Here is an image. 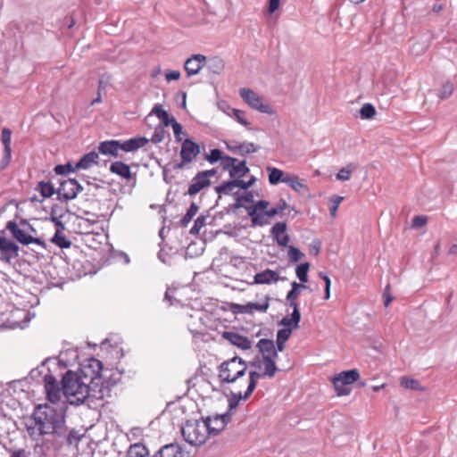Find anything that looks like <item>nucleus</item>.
<instances>
[{"mask_svg":"<svg viewBox=\"0 0 457 457\" xmlns=\"http://www.w3.org/2000/svg\"><path fill=\"white\" fill-rule=\"evenodd\" d=\"M67 406L63 403L58 406L38 404L32 415L24 419L26 430L33 440L45 435L54 434L64 424Z\"/></svg>","mask_w":457,"mask_h":457,"instance_id":"nucleus-1","label":"nucleus"},{"mask_svg":"<svg viewBox=\"0 0 457 457\" xmlns=\"http://www.w3.org/2000/svg\"><path fill=\"white\" fill-rule=\"evenodd\" d=\"M61 382L62 395L70 404L80 405L91 397L89 384L78 373L68 370Z\"/></svg>","mask_w":457,"mask_h":457,"instance_id":"nucleus-2","label":"nucleus"},{"mask_svg":"<svg viewBox=\"0 0 457 457\" xmlns=\"http://www.w3.org/2000/svg\"><path fill=\"white\" fill-rule=\"evenodd\" d=\"M186 442L194 446L204 445L210 436V428L204 420H187L181 428Z\"/></svg>","mask_w":457,"mask_h":457,"instance_id":"nucleus-3","label":"nucleus"},{"mask_svg":"<svg viewBox=\"0 0 457 457\" xmlns=\"http://www.w3.org/2000/svg\"><path fill=\"white\" fill-rule=\"evenodd\" d=\"M246 370V362L242 358L235 356L220 365L219 377L222 382L234 383L245 374Z\"/></svg>","mask_w":457,"mask_h":457,"instance_id":"nucleus-4","label":"nucleus"},{"mask_svg":"<svg viewBox=\"0 0 457 457\" xmlns=\"http://www.w3.org/2000/svg\"><path fill=\"white\" fill-rule=\"evenodd\" d=\"M360 378L358 370H349L337 374L332 379L334 388L337 395H348L351 393L350 385Z\"/></svg>","mask_w":457,"mask_h":457,"instance_id":"nucleus-5","label":"nucleus"},{"mask_svg":"<svg viewBox=\"0 0 457 457\" xmlns=\"http://www.w3.org/2000/svg\"><path fill=\"white\" fill-rule=\"evenodd\" d=\"M6 229H8L12 237L19 243L28 245L29 244H36L40 245L42 248H46V244L44 240L35 237L31 235H27L24 228L21 225V221L17 223L14 220H9L6 223Z\"/></svg>","mask_w":457,"mask_h":457,"instance_id":"nucleus-6","label":"nucleus"},{"mask_svg":"<svg viewBox=\"0 0 457 457\" xmlns=\"http://www.w3.org/2000/svg\"><path fill=\"white\" fill-rule=\"evenodd\" d=\"M239 95L242 99L253 109L262 113L272 114L273 110L268 103H265L262 96L250 88H241Z\"/></svg>","mask_w":457,"mask_h":457,"instance_id":"nucleus-7","label":"nucleus"},{"mask_svg":"<svg viewBox=\"0 0 457 457\" xmlns=\"http://www.w3.org/2000/svg\"><path fill=\"white\" fill-rule=\"evenodd\" d=\"M44 383L46 399L49 402L48 404L52 406H58V404L62 403L66 404L64 401H61L62 390L60 388L56 378L53 375H46L44 378Z\"/></svg>","mask_w":457,"mask_h":457,"instance_id":"nucleus-8","label":"nucleus"},{"mask_svg":"<svg viewBox=\"0 0 457 457\" xmlns=\"http://www.w3.org/2000/svg\"><path fill=\"white\" fill-rule=\"evenodd\" d=\"M102 369V362L96 358H91L87 364L81 366L79 377L87 383L91 384L100 377Z\"/></svg>","mask_w":457,"mask_h":457,"instance_id":"nucleus-9","label":"nucleus"},{"mask_svg":"<svg viewBox=\"0 0 457 457\" xmlns=\"http://www.w3.org/2000/svg\"><path fill=\"white\" fill-rule=\"evenodd\" d=\"M82 189V186L76 179H70L60 183L56 193L59 199L68 201L74 199Z\"/></svg>","mask_w":457,"mask_h":457,"instance_id":"nucleus-10","label":"nucleus"},{"mask_svg":"<svg viewBox=\"0 0 457 457\" xmlns=\"http://www.w3.org/2000/svg\"><path fill=\"white\" fill-rule=\"evenodd\" d=\"M255 182V178L253 176L248 181H244L242 179H231L222 183L221 185L215 187V191L219 195H231L235 194V189L237 187L247 189L251 187Z\"/></svg>","mask_w":457,"mask_h":457,"instance_id":"nucleus-11","label":"nucleus"},{"mask_svg":"<svg viewBox=\"0 0 457 457\" xmlns=\"http://www.w3.org/2000/svg\"><path fill=\"white\" fill-rule=\"evenodd\" d=\"M19 246L6 237L0 236V260L11 263L12 259L19 256Z\"/></svg>","mask_w":457,"mask_h":457,"instance_id":"nucleus-12","label":"nucleus"},{"mask_svg":"<svg viewBox=\"0 0 457 457\" xmlns=\"http://www.w3.org/2000/svg\"><path fill=\"white\" fill-rule=\"evenodd\" d=\"M200 154V145L192 139L187 138L182 142L180 158L184 162H192Z\"/></svg>","mask_w":457,"mask_h":457,"instance_id":"nucleus-13","label":"nucleus"},{"mask_svg":"<svg viewBox=\"0 0 457 457\" xmlns=\"http://www.w3.org/2000/svg\"><path fill=\"white\" fill-rule=\"evenodd\" d=\"M206 64V57L203 54H193L191 57L187 58L185 62V71L187 76H194L199 73V71L204 67Z\"/></svg>","mask_w":457,"mask_h":457,"instance_id":"nucleus-14","label":"nucleus"},{"mask_svg":"<svg viewBox=\"0 0 457 457\" xmlns=\"http://www.w3.org/2000/svg\"><path fill=\"white\" fill-rule=\"evenodd\" d=\"M230 420V414L225 413L222 415H216L212 419L207 418L204 421L210 428V436H216L224 429L227 423Z\"/></svg>","mask_w":457,"mask_h":457,"instance_id":"nucleus-15","label":"nucleus"},{"mask_svg":"<svg viewBox=\"0 0 457 457\" xmlns=\"http://www.w3.org/2000/svg\"><path fill=\"white\" fill-rule=\"evenodd\" d=\"M182 446L178 443L162 445L154 453V457H184Z\"/></svg>","mask_w":457,"mask_h":457,"instance_id":"nucleus-16","label":"nucleus"},{"mask_svg":"<svg viewBox=\"0 0 457 457\" xmlns=\"http://www.w3.org/2000/svg\"><path fill=\"white\" fill-rule=\"evenodd\" d=\"M222 337L228 340L231 345L242 350H248L252 347V342L247 337L242 336L238 333L232 331H225Z\"/></svg>","mask_w":457,"mask_h":457,"instance_id":"nucleus-17","label":"nucleus"},{"mask_svg":"<svg viewBox=\"0 0 457 457\" xmlns=\"http://www.w3.org/2000/svg\"><path fill=\"white\" fill-rule=\"evenodd\" d=\"M270 234L279 246H288L289 236L287 234V224L285 222L276 223L272 227Z\"/></svg>","mask_w":457,"mask_h":457,"instance_id":"nucleus-18","label":"nucleus"},{"mask_svg":"<svg viewBox=\"0 0 457 457\" xmlns=\"http://www.w3.org/2000/svg\"><path fill=\"white\" fill-rule=\"evenodd\" d=\"M12 131L9 129L2 130V143L4 145V157L0 162V167L4 170L10 162L12 148H11Z\"/></svg>","mask_w":457,"mask_h":457,"instance_id":"nucleus-19","label":"nucleus"},{"mask_svg":"<svg viewBox=\"0 0 457 457\" xmlns=\"http://www.w3.org/2000/svg\"><path fill=\"white\" fill-rule=\"evenodd\" d=\"M148 142H149V139L145 137H133L129 140H126L124 142H120V150H122V151L133 152L141 147H144Z\"/></svg>","mask_w":457,"mask_h":457,"instance_id":"nucleus-20","label":"nucleus"},{"mask_svg":"<svg viewBox=\"0 0 457 457\" xmlns=\"http://www.w3.org/2000/svg\"><path fill=\"white\" fill-rule=\"evenodd\" d=\"M211 185L210 179H206L202 177L200 172H198L192 179L191 184L189 185L187 194L189 195H195L198 194L202 189L209 187Z\"/></svg>","mask_w":457,"mask_h":457,"instance_id":"nucleus-21","label":"nucleus"},{"mask_svg":"<svg viewBox=\"0 0 457 457\" xmlns=\"http://www.w3.org/2000/svg\"><path fill=\"white\" fill-rule=\"evenodd\" d=\"M280 279L279 275L275 270L266 269L265 270L255 274L253 282L255 284H270L276 283Z\"/></svg>","mask_w":457,"mask_h":457,"instance_id":"nucleus-22","label":"nucleus"},{"mask_svg":"<svg viewBox=\"0 0 457 457\" xmlns=\"http://www.w3.org/2000/svg\"><path fill=\"white\" fill-rule=\"evenodd\" d=\"M259 352L262 353V358L268 357H277V350L274 345L273 340L270 339H260L256 345Z\"/></svg>","mask_w":457,"mask_h":457,"instance_id":"nucleus-23","label":"nucleus"},{"mask_svg":"<svg viewBox=\"0 0 457 457\" xmlns=\"http://www.w3.org/2000/svg\"><path fill=\"white\" fill-rule=\"evenodd\" d=\"M120 150V141L118 140L102 142L98 147L99 153L105 155H112L113 157H118V153Z\"/></svg>","mask_w":457,"mask_h":457,"instance_id":"nucleus-24","label":"nucleus"},{"mask_svg":"<svg viewBox=\"0 0 457 457\" xmlns=\"http://www.w3.org/2000/svg\"><path fill=\"white\" fill-rule=\"evenodd\" d=\"M112 173L119 175L122 179H129L131 178L130 168L128 164L122 162H114L110 166Z\"/></svg>","mask_w":457,"mask_h":457,"instance_id":"nucleus-25","label":"nucleus"},{"mask_svg":"<svg viewBox=\"0 0 457 457\" xmlns=\"http://www.w3.org/2000/svg\"><path fill=\"white\" fill-rule=\"evenodd\" d=\"M98 154L96 152H91L85 154L75 165L76 170H87L90 168L93 164L97 163Z\"/></svg>","mask_w":457,"mask_h":457,"instance_id":"nucleus-26","label":"nucleus"},{"mask_svg":"<svg viewBox=\"0 0 457 457\" xmlns=\"http://www.w3.org/2000/svg\"><path fill=\"white\" fill-rule=\"evenodd\" d=\"M283 182L297 193H302L303 190L308 191L307 186L296 175H287Z\"/></svg>","mask_w":457,"mask_h":457,"instance_id":"nucleus-27","label":"nucleus"},{"mask_svg":"<svg viewBox=\"0 0 457 457\" xmlns=\"http://www.w3.org/2000/svg\"><path fill=\"white\" fill-rule=\"evenodd\" d=\"M249 172V168L246 166L245 161H241L236 162V165L232 167L229 176L233 179H240L241 178L245 177Z\"/></svg>","mask_w":457,"mask_h":457,"instance_id":"nucleus-28","label":"nucleus"},{"mask_svg":"<svg viewBox=\"0 0 457 457\" xmlns=\"http://www.w3.org/2000/svg\"><path fill=\"white\" fill-rule=\"evenodd\" d=\"M127 457H154V454L150 455L148 449L145 445L135 444L129 447Z\"/></svg>","mask_w":457,"mask_h":457,"instance_id":"nucleus-29","label":"nucleus"},{"mask_svg":"<svg viewBox=\"0 0 457 457\" xmlns=\"http://www.w3.org/2000/svg\"><path fill=\"white\" fill-rule=\"evenodd\" d=\"M152 113L155 114L158 119L161 120L164 127L170 126V124L175 119L174 117H170L169 113L162 108L161 104H155L152 110Z\"/></svg>","mask_w":457,"mask_h":457,"instance_id":"nucleus-30","label":"nucleus"},{"mask_svg":"<svg viewBox=\"0 0 457 457\" xmlns=\"http://www.w3.org/2000/svg\"><path fill=\"white\" fill-rule=\"evenodd\" d=\"M277 357H268L262 358V363L264 366L263 369V376H267L269 378H273L278 370V368L275 363V359Z\"/></svg>","mask_w":457,"mask_h":457,"instance_id":"nucleus-31","label":"nucleus"},{"mask_svg":"<svg viewBox=\"0 0 457 457\" xmlns=\"http://www.w3.org/2000/svg\"><path fill=\"white\" fill-rule=\"evenodd\" d=\"M51 242L60 248H69L71 245V241L67 238L61 229H56Z\"/></svg>","mask_w":457,"mask_h":457,"instance_id":"nucleus-32","label":"nucleus"},{"mask_svg":"<svg viewBox=\"0 0 457 457\" xmlns=\"http://www.w3.org/2000/svg\"><path fill=\"white\" fill-rule=\"evenodd\" d=\"M262 374L258 371L249 372V383L246 391L244 394V399L246 400L253 392L257 386L258 380L262 378Z\"/></svg>","mask_w":457,"mask_h":457,"instance_id":"nucleus-33","label":"nucleus"},{"mask_svg":"<svg viewBox=\"0 0 457 457\" xmlns=\"http://www.w3.org/2000/svg\"><path fill=\"white\" fill-rule=\"evenodd\" d=\"M266 170L269 172V182L271 185H277L279 182H283V179H285L286 176L283 170L270 166H268Z\"/></svg>","mask_w":457,"mask_h":457,"instance_id":"nucleus-34","label":"nucleus"},{"mask_svg":"<svg viewBox=\"0 0 457 457\" xmlns=\"http://www.w3.org/2000/svg\"><path fill=\"white\" fill-rule=\"evenodd\" d=\"M207 67L209 69L210 71H212V73L214 74H220L224 67H225V63H224V61L218 57V56H214L211 59H209L208 62H207Z\"/></svg>","mask_w":457,"mask_h":457,"instance_id":"nucleus-35","label":"nucleus"},{"mask_svg":"<svg viewBox=\"0 0 457 457\" xmlns=\"http://www.w3.org/2000/svg\"><path fill=\"white\" fill-rule=\"evenodd\" d=\"M251 218V222L253 227L256 226H265L270 223V220L266 215L265 212H255L253 214H248Z\"/></svg>","mask_w":457,"mask_h":457,"instance_id":"nucleus-36","label":"nucleus"},{"mask_svg":"<svg viewBox=\"0 0 457 457\" xmlns=\"http://www.w3.org/2000/svg\"><path fill=\"white\" fill-rule=\"evenodd\" d=\"M199 210L198 205L195 203H192L187 212V213L180 220V224L182 227L186 228L189 222L192 220L194 216L197 213Z\"/></svg>","mask_w":457,"mask_h":457,"instance_id":"nucleus-37","label":"nucleus"},{"mask_svg":"<svg viewBox=\"0 0 457 457\" xmlns=\"http://www.w3.org/2000/svg\"><path fill=\"white\" fill-rule=\"evenodd\" d=\"M400 384L407 389L418 391H422L424 389L418 380L407 377H402L400 379Z\"/></svg>","mask_w":457,"mask_h":457,"instance_id":"nucleus-38","label":"nucleus"},{"mask_svg":"<svg viewBox=\"0 0 457 457\" xmlns=\"http://www.w3.org/2000/svg\"><path fill=\"white\" fill-rule=\"evenodd\" d=\"M228 114L233 117L241 125L245 126L249 130L252 129V128L249 127L250 122L246 120L245 112L244 111L238 109H231V112H228Z\"/></svg>","mask_w":457,"mask_h":457,"instance_id":"nucleus-39","label":"nucleus"},{"mask_svg":"<svg viewBox=\"0 0 457 457\" xmlns=\"http://www.w3.org/2000/svg\"><path fill=\"white\" fill-rule=\"evenodd\" d=\"M260 149L258 145H255L251 142H242L238 145V154L241 156H245L248 154H253L257 152Z\"/></svg>","mask_w":457,"mask_h":457,"instance_id":"nucleus-40","label":"nucleus"},{"mask_svg":"<svg viewBox=\"0 0 457 457\" xmlns=\"http://www.w3.org/2000/svg\"><path fill=\"white\" fill-rule=\"evenodd\" d=\"M310 269V263L304 262L299 264L295 269V274L298 279L302 283H306L308 281V271Z\"/></svg>","mask_w":457,"mask_h":457,"instance_id":"nucleus-41","label":"nucleus"},{"mask_svg":"<svg viewBox=\"0 0 457 457\" xmlns=\"http://www.w3.org/2000/svg\"><path fill=\"white\" fill-rule=\"evenodd\" d=\"M270 203L265 200H260L253 205L245 207L247 214H253L255 212H262L267 211L266 209L269 207Z\"/></svg>","mask_w":457,"mask_h":457,"instance_id":"nucleus-42","label":"nucleus"},{"mask_svg":"<svg viewBox=\"0 0 457 457\" xmlns=\"http://www.w3.org/2000/svg\"><path fill=\"white\" fill-rule=\"evenodd\" d=\"M38 190L45 198L51 197L55 193L54 187L51 182L40 181L38 183Z\"/></svg>","mask_w":457,"mask_h":457,"instance_id":"nucleus-43","label":"nucleus"},{"mask_svg":"<svg viewBox=\"0 0 457 457\" xmlns=\"http://www.w3.org/2000/svg\"><path fill=\"white\" fill-rule=\"evenodd\" d=\"M375 114L376 109L370 103L364 104L360 109V116L363 120H370L375 116Z\"/></svg>","mask_w":457,"mask_h":457,"instance_id":"nucleus-44","label":"nucleus"},{"mask_svg":"<svg viewBox=\"0 0 457 457\" xmlns=\"http://www.w3.org/2000/svg\"><path fill=\"white\" fill-rule=\"evenodd\" d=\"M355 165L349 163L345 167L342 168L337 174V179L342 181H347L351 178L352 172L355 170Z\"/></svg>","mask_w":457,"mask_h":457,"instance_id":"nucleus-45","label":"nucleus"},{"mask_svg":"<svg viewBox=\"0 0 457 457\" xmlns=\"http://www.w3.org/2000/svg\"><path fill=\"white\" fill-rule=\"evenodd\" d=\"M291 290L287 295V300H297L301 290L306 288V287L303 284H299L295 281H293L291 283Z\"/></svg>","mask_w":457,"mask_h":457,"instance_id":"nucleus-46","label":"nucleus"},{"mask_svg":"<svg viewBox=\"0 0 457 457\" xmlns=\"http://www.w3.org/2000/svg\"><path fill=\"white\" fill-rule=\"evenodd\" d=\"M453 90V84L450 81H446L443 84L441 89L439 90L438 96L441 100H445L452 96Z\"/></svg>","mask_w":457,"mask_h":457,"instance_id":"nucleus-47","label":"nucleus"},{"mask_svg":"<svg viewBox=\"0 0 457 457\" xmlns=\"http://www.w3.org/2000/svg\"><path fill=\"white\" fill-rule=\"evenodd\" d=\"M167 135V131L164 129V126H157L154 129V131L152 135L151 141L154 144H159L162 142Z\"/></svg>","mask_w":457,"mask_h":457,"instance_id":"nucleus-48","label":"nucleus"},{"mask_svg":"<svg viewBox=\"0 0 457 457\" xmlns=\"http://www.w3.org/2000/svg\"><path fill=\"white\" fill-rule=\"evenodd\" d=\"M270 297L266 296L263 303H248V308L251 311V314L254 312H266L270 306Z\"/></svg>","mask_w":457,"mask_h":457,"instance_id":"nucleus-49","label":"nucleus"},{"mask_svg":"<svg viewBox=\"0 0 457 457\" xmlns=\"http://www.w3.org/2000/svg\"><path fill=\"white\" fill-rule=\"evenodd\" d=\"M207 216L205 215H200L196 218L195 220L194 226L190 229V234L196 235L199 233L202 228H204L206 225V220Z\"/></svg>","mask_w":457,"mask_h":457,"instance_id":"nucleus-50","label":"nucleus"},{"mask_svg":"<svg viewBox=\"0 0 457 457\" xmlns=\"http://www.w3.org/2000/svg\"><path fill=\"white\" fill-rule=\"evenodd\" d=\"M241 400H245L244 395H242L241 393H232L228 398V411L226 413L230 414V412L237 408Z\"/></svg>","mask_w":457,"mask_h":457,"instance_id":"nucleus-51","label":"nucleus"},{"mask_svg":"<svg viewBox=\"0 0 457 457\" xmlns=\"http://www.w3.org/2000/svg\"><path fill=\"white\" fill-rule=\"evenodd\" d=\"M222 157V152L217 148L211 150L210 154H204V159L212 164L220 161Z\"/></svg>","mask_w":457,"mask_h":457,"instance_id":"nucleus-52","label":"nucleus"},{"mask_svg":"<svg viewBox=\"0 0 457 457\" xmlns=\"http://www.w3.org/2000/svg\"><path fill=\"white\" fill-rule=\"evenodd\" d=\"M288 257L291 262H299L304 254L296 247L293 245H288Z\"/></svg>","mask_w":457,"mask_h":457,"instance_id":"nucleus-53","label":"nucleus"},{"mask_svg":"<svg viewBox=\"0 0 457 457\" xmlns=\"http://www.w3.org/2000/svg\"><path fill=\"white\" fill-rule=\"evenodd\" d=\"M236 162H237V159L230 156H223L220 160V165L224 170H228V173L230 172L232 167L236 165Z\"/></svg>","mask_w":457,"mask_h":457,"instance_id":"nucleus-54","label":"nucleus"},{"mask_svg":"<svg viewBox=\"0 0 457 457\" xmlns=\"http://www.w3.org/2000/svg\"><path fill=\"white\" fill-rule=\"evenodd\" d=\"M172 127L173 134L177 142H181V135L184 134L183 127L180 123H179L176 119L170 124Z\"/></svg>","mask_w":457,"mask_h":457,"instance_id":"nucleus-55","label":"nucleus"},{"mask_svg":"<svg viewBox=\"0 0 457 457\" xmlns=\"http://www.w3.org/2000/svg\"><path fill=\"white\" fill-rule=\"evenodd\" d=\"M428 48V46L424 42H414L411 46V52L414 55H420L422 54L426 49Z\"/></svg>","mask_w":457,"mask_h":457,"instance_id":"nucleus-56","label":"nucleus"},{"mask_svg":"<svg viewBox=\"0 0 457 457\" xmlns=\"http://www.w3.org/2000/svg\"><path fill=\"white\" fill-rule=\"evenodd\" d=\"M291 333H292L291 328H285L279 329L277 333V341H281V342L286 343L288 340V338L290 337Z\"/></svg>","mask_w":457,"mask_h":457,"instance_id":"nucleus-57","label":"nucleus"},{"mask_svg":"<svg viewBox=\"0 0 457 457\" xmlns=\"http://www.w3.org/2000/svg\"><path fill=\"white\" fill-rule=\"evenodd\" d=\"M343 199L344 198L342 196H338V195H334L331 198L332 205L329 209V212H330V214L332 217H336L338 206L340 205Z\"/></svg>","mask_w":457,"mask_h":457,"instance_id":"nucleus-58","label":"nucleus"},{"mask_svg":"<svg viewBox=\"0 0 457 457\" xmlns=\"http://www.w3.org/2000/svg\"><path fill=\"white\" fill-rule=\"evenodd\" d=\"M75 170V167H72V165L70 162H68L65 165H57L54 168L55 173L59 175L67 174L69 172L74 171Z\"/></svg>","mask_w":457,"mask_h":457,"instance_id":"nucleus-59","label":"nucleus"},{"mask_svg":"<svg viewBox=\"0 0 457 457\" xmlns=\"http://www.w3.org/2000/svg\"><path fill=\"white\" fill-rule=\"evenodd\" d=\"M319 276L321 279H323V281L325 283L324 299L328 300L330 297V286H331L330 278H328V276H327L326 274H323L322 272H320L319 274Z\"/></svg>","mask_w":457,"mask_h":457,"instance_id":"nucleus-60","label":"nucleus"},{"mask_svg":"<svg viewBox=\"0 0 457 457\" xmlns=\"http://www.w3.org/2000/svg\"><path fill=\"white\" fill-rule=\"evenodd\" d=\"M427 217L426 216H415L412 220V228H419L424 227L427 224Z\"/></svg>","mask_w":457,"mask_h":457,"instance_id":"nucleus-61","label":"nucleus"},{"mask_svg":"<svg viewBox=\"0 0 457 457\" xmlns=\"http://www.w3.org/2000/svg\"><path fill=\"white\" fill-rule=\"evenodd\" d=\"M232 309L237 313H248L251 314V311L248 308V303L246 304L233 303Z\"/></svg>","mask_w":457,"mask_h":457,"instance_id":"nucleus-62","label":"nucleus"},{"mask_svg":"<svg viewBox=\"0 0 457 457\" xmlns=\"http://www.w3.org/2000/svg\"><path fill=\"white\" fill-rule=\"evenodd\" d=\"M21 225L24 228L27 235L33 236L34 234H37L36 228L28 220L21 219Z\"/></svg>","mask_w":457,"mask_h":457,"instance_id":"nucleus-63","label":"nucleus"},{"mask_svg":"<svg viewBox=\"0 0 457 457\" xmlns=\"http://www.w3.org/2000/svg\"><path fill=\"white\" fill-rule=\"evenodd\" d=\"M291 320L293 321V327L295 328H297L299 327V322L301 320V313L299 310H294L291 313V316L289 317Z\"/></svg>","mask_w":457,"mask_h":457,"instance_id":"nucleus-64","label":"nucleus"}]
</instances>
